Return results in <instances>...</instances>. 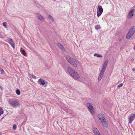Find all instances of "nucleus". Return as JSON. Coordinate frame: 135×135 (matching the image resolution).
Here are the masks:
<instances>
[{
	"instance_id": "13",
	"label": "nucleus",
	"mask_w": 135,
	"mask_h": 135,
	"mask_svg": "<svg viewBox=\"0 0 135 135\" xmlns=\"http://www.w3.org/2000/svg\"><path fill=\"white\" fill-rule=\"evenodd\" d=\"M98 117L101 121L105 119V118L103 116V114L101 113H100L98 115Z\"/></svg>"
},
{
	"instance_id": "6",
	"label": "nucleus",
	"mask_w": 135,
	"mask_h": 135,
	"mask_svg": "<svg viewBox=\"0 0 135 135\" xmlns=\"http://www.w3.org/2000/svg\"><path fill=\"white\" fill-rule=\"evenodd\" d=\"M134 15H135V8L133 9L129 12L127 16L128 18H131Z\"/></svg>"
},
{
	"instance_id": "26",
	"label": "nucleus",
	"mask_w": 135,
	"mask_h": 135,
	"mask_svg": "<svg viewBox=\"0 0 135 135\" xmlns=\"http://www.w3.org/2000/svg\"><path fill=\"white\" fill-rule=\"evenodd\" d=\"M17 128V126L16 125L14 124L13 126V129L14 130H15Z\"/></svg>"
},
{
	"instance_id": "27",
	"label": "nucleus",
	"mask_w": 135,
	"mask_h": 135,
	"mask_svg": "<svg viewBox=\"0 0 135 135\" xmlns=\"http://www.w3.org/2000/svg\"><path fill=\"white\" fill-rule=\"evenodd\" d=\"M4 71L3 70V69H2L1 70V73L2 74H3V73H4Z\"/></svg>"
},
{
	"instance_id": "15",
	"label": "nucleus",
	"mask_w": 135,
	"mask_h": 135,
	"mask_svg": "<svg viewBox=\"0 0 135 135\" xmlns=\"http://www.w3.org/2000/svg\"><path fill=\"white\" fill-rule=\"evenodd\" d=\"M8 43L11 45L14 49L15 48V44L13 41L12 39Z\"/></svg>"
},
{
	"instance_id": "8",
	"label": "nucleus",
	"mask_w": 135,
	"mask_h": 135,
	"mask_svg": "<svg viewBox=\"0 0 135 135\" xmlns=\"http://www.w3.org/2000/svg\"><path fill=\"white\" fill-rule=\"evenodd\" d=\"M87 105L88 108L89 109V110L91 113V114H93L94 113L93 110V106L90 103H88L87 104Z\"/></svg>"
},
{
	"instance_id": "20",
	"label": "nucleus",
	"mask_w": 135,
	"mask_h": 135,
	"mask_svg": "<svg viewBox=\"0 0 135 135\" xmlns=\"http://www.w3.org/2000/svg\"><path fill=\"white\" fill-rule=\"evenodd\" d=\"M16 94L18 95H20V90L18 89H17L16 90Z\"/></svg>"
},
{
	"instance_id": "5",
	"label": "nucleus",
	"mask_w": 135,
	"mask_h": 135,
	"mask_svg": "<svg viewBox=\"0 0 135 135\" xmlns=\"http://www.w3.org/2000/svg\"><path fill=\"white\" fill-rule=\"evenodd\" d=\"M9 103L10 105L14 108L17 107L20 105L19 102L17 100H10Z\"/></svg>"
},
{
	"instance_id": "32",
	"label": "nucleus",
	"mask_w": 135,
	"mask_h": 135,
	"mask_svg": "<svg viewBox=\"0 0 135 135\" xmlns=\"http://www.w3.org/2000/svg\"><path fill=\"white\" fill-rule=\"evenodd\" d=\"M134 116L135 117V114H134Z\"/></svg>"
},
{
	"instance_id": "7",
	"label": "nucleus",
	"mask_w": 135,
	"mask_h": 135,
	"mask_svg": "<svg viewBox=\"0 0 135 135\" xmlns=\"http://www.w3.org/2000/svg\"><path fill=\"white\" fill-rule=\"evenodd\" d=\"M103 11V9L101 6H98L97 8V16L99 17L102 13Z\"/></svg>"
},
{
	"instance_id": "16",
	"label": "nucleus",
	"mask_w": 135,
	"mask_h": 135,
	"mask_svg": "<svg viewBox=\"0 0 135 135\" xmlns=\"http://www.w3.org/2000/svg\"><path fill=\"white\" fill-rule=\"evenodd\" d=\"M37 17L41 21H43L44 20V18L43 17L40 15H37Z\"/></svg>"
},
{
	"instance_id": "19",
	"label": "nucleus",
	"mask_w": 135,
	"mask_h": 135,
	"mask_svg": "<svg viewBox=\"0 0 135 135\" xmlns=\"http://www.w3.org/2000/svg\"><path fill=\"white\" fill-rule=\"evenodd\" d=\"M7 22H4L3 23V25L6 28H7Z\"/></svg>"
},
{
	"instance_id": "25",
	"label": "nucleus",
	"mask_w": 135,
	"mask_h": 135,
	"mask_svg": "<svg viewBox=\"0 0 135 135\" xmlns=\"http://www.w3.org/2000/svg\"><path fill=\"white\" fill-rule=\"evenodd\" d=\"M123 85V83H121L120 84H119L118 85V87L119 88H120Z\"/></svg>"
},
{
	"instance_id": "29",
	"label": "nucleus",
	"mask_w": 135,
	"mask_h": 135,
	"mask_svg": "<svg viewBox=\"0 0 135 135\" xmlns=\"http://www.w3.org/2000/svg\"><path fill=\"white\" fill-rule=\"evenodd\" d=\"M132 70L134 71H135V69L134 68H133V69H132Z\"/></svg>"
},
{
	"instance_id": "24",
	"label": "nucleus",
	"mask_w": 135,
	"mask_h": 135,
	"mask_svg": "<svg viewBox=\"0 0 135 135\" xmlns=\"http://www.w3.org/2000/svg\"><path fill=\"white\" fill-rule=\"evenodd\" d=\"M3 109L0 108V115L2 114L3 113Z\"/></svg>"
},
{
	"instance_id": "3",
	"label": "nucleus",
	"mask_w": 135,
	"mask_h": 135,
	"mask_svg": "<svg viewBox=\"0 0 135 135\" xmlns=\"http://www.w3.org/2000/svg\"><path fill=\"white\" fill-rule=\"evenodd\" d=\"M66 58V60L71 64L73 65V66L76 67L78 65L77 61L71 57L69 55H67Z\"/></svg>"
},
{
	"instance_id": "11",
	"label": "nucleus",
	"mask_w": 135,
	"mask_h": 135,
	"mask_svg": "<svg viewBox=\"0 0 135 135\" xmlns=\"http://www.w3.org/2000/svg\"><path fill=\"white\" fill-rule=\"evenodd\" d=\"M102 123L103 126L106 128H107L108 127V125L107 122H106V120L105 119L104 120L101 121Z\"/></svg>"
},
{
	"instance_id": "1",
	"label": "nucleus",
	"mask_w": 135,
	"mask_h": 135,
	"mask_svg": "<svg viewBox=\"0 0 135 135\" xmlns=\"http://www.w3.org/2000/svg\"><path fill=\"white\" fill-rule=\"evenodd\" d=\"M66 70L74 79H77L79 78V76L78 73L75 71L71 67L68 66Z\"/></svg>"
},
{
	"instance_id": "28",
	"label": "nucleus",
	"mask_w": 135,
	"mask_h": 135,
	"mask_svg": "<svg viewBox=\"0 0 135 135\" xmlns=\"http://www.w3.org/2000/svg\"><path fill=\"white\" fill-rule=\"evenodd\" d=\"M122 40V39L121 38H120L119 39V41H121Z\"/></svg>"
},
{
	"instance_id": "14",
	"label": "nucleus",
	"mask_w": 135,
	"mask_h": 135,
	"mask_svg": "<svg viewBox=\"0 0 135 135\" xmlns=\"http://www.w3.org/2000/svg\"><path fill=\"white\" fill-rule=\"evenodd\" d=\"M57 45L58 47H59V48L62 51H65V48L63 47V46L61 45V44L58 43Z\"/></svg>"
},
{
	"instance_id": "9",
	"label": "nucleus",
	"mask_w": 135,
	"mask_h": 135,
	"mask_svg": "<svg viewBox=\"0 0 135 135\" xmlns=\"http://www.w3.org/2000/svg\"><path fill=\"white\" fill-rule=\"evenodd\" d=\"M128 118L129 122L130 123H131L134 118L135 119L133 114H132L130 115L128 117Z\"/></svg>"
},
{
	"instance_id": "23",
	"label": "nucleus",
	"mask_w": 135,
	"mask_h": 135,
	"mask_svg": "<svg viewBox=\"0 0 135 135\" xmlns=\"http://www.w3.org/2000/svg\"><path fill=\"white\" fill-rule=\"evenodd\" d=\"M12 39L10 38H8L7 39H6L5 41L8 43Z\"/></svg>"
},
{
	"instance_id": "4",
	"label": "nucleus",
	"mask_w": 135,
	"mask_h": 135,
	"mask_svg": "<svg viewBox=\"0 0 135 135\" xmlns=\"http://www.w3.org/2000/svg\"><path fill=\"white\" fill-rule=\"evenodd\" d=\"M135 32V26L132 27L127 34L126 38L127 39H130L133 35Z\"/></svg>"
},
{
	"instance_id": "21",
	"label": "nucleus",
	"mask_w": 135,
	"mask_h": 135,
	"mask_svg": "<svg viewBox=\"0 0 135 135\" xmlns=\"http://www.w3.org/2000/svg\"><path fill=\"white\" fill-rule=\"evenodd\" d=\"M21 53L24 56H25L26 55V54L25 51V50H22L21 51Z\"/></svg>"
},
{
	"instance_id": "17",
	"label": "nucleus",
	"mask_w": 135,
	"mask_h": 135,
	"mask_svg": "<svg viewBox=\"0 0 135 135\" xmlns=\"http://www.w3.org/2000/svg\"><path fill=\"white\" fill-rule=\"evenodd\" d=\"M100 28L101 27L99 25H98L95 27V28L97 30H99Z\"/></svg>"
},
{
	"instance_id": "2",
	"label": "nucleus",
	"mask_w": 135,
	"mask_h": 135,
	"mask_svg": "<svg viewBox=\"0 0 135 135\" xmlns=\"http://www.w3.org/2000/svg\"><path fill=\"white\" fill-rule=\"evenodd\" d=\"M108 60L106 59L104 61L103 64L102 65V68L100 71V72L98 79V81H99L103 76L104 72L107 68L108 63Z\"/></svg>"
},
{
	"instance_id": "18",
	"label": "nucleus",
	"mask_w": 135,
	"mask_h": 135,
	"mask_svg": "<svg viewBox=\"0 0 135 135\" xmlns=\"http://www.w3.org/2000/svg\"><path fill=\"white\" fill-rule=\"evenodd\" d=\"M94 56L98 57H102L101 55H99L96 53L94 55Z\"/></svg>"
},
{
	"instance_id": "31",
	"label": "nucleus",
	"mask_w": 135,
	"mask_h": 135,
	"mask_svg": "<svg viewBox=\"0 0 135 135\" xmlns=\"http://www.w3.org/2000/svg\"><path fill=\"white\" fill-rule=\"evenodd\" d=\"M134 50H135V45L134 46Z\"/></svg>"
},
{
	"instance_id": "12",
	"label": "nucleus",
	"mask_w": 135,
	"mask_h": 135,
	"mask_svg": "<svg viewBox=\"0 0 135 135\" xmlns=\"http://www.w3.org/2000/svg\"><path fill=\"white\" fill-rule=\"evenodd\" d=\"M38 83V84L42 85H44L45 84V80L41 79H39Z\"/></svg>"
},
{
	"instance_id": "30",
	"label": "nucleus",
	"mask_w": 135,
	"mask_h": 135,
	"mask_svg": "<svg viewBox=\"0 0 135 135\" xmlns=\"http://www.w3.org/2000/svg\"><path fill=\"white\" fill-rule=\"evenodd\" d=\"M0 88L2 90V87L1 86H0Z\"/></svg>"
},
{
	"instance_id": "10",
	"label": "nucleus",
	"mask_w": 135,
	"mask_h": 135,
	"mask_svg": "<svg viewBox=\"0 0 135 135\" xmlns=\"http://www.w3.org/2000/svg\"><path fill=\"white\" fill-rule=\"evenodd\" d=\"M93 131L95 135H101L99 133L98 130L96 128H93Z\"/></svg>"
},
{
	"instance_id": "22",
	"label": "nucleus",
	"mask_w": 135,
	"mask_h": 135,
	"mask_svg": "<svg viewBox=\"0 0 135 135\" xmlns=\"http://www.w3.org/2000/svg\"><path fill=\"white\" fill-rule=\"evenodd\" d=\"M49 18L50 20L52 21H54V20L53 17L50 15L49 16Z\"/></svg>"
}]
</instances>
